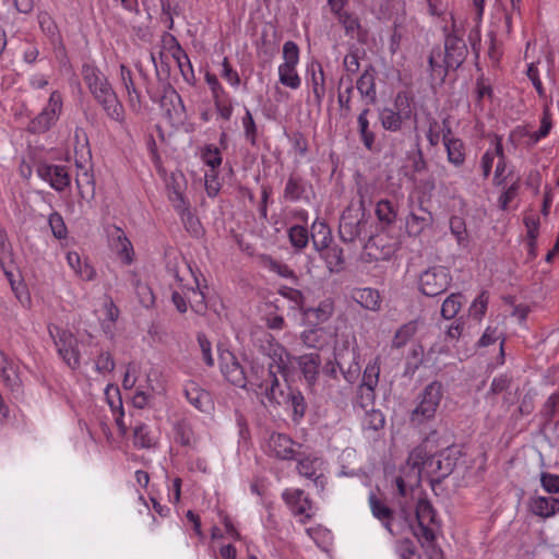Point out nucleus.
Segmentation results:
<instances>
[{"instance_id":"41","label":"nucleus","mask_w":559,"mask_h":559,"mask_svg":"<svg viewBox=\"0 0 559 559\" xmlns=\"http://www.w3.org/2000/svg\"><path fill=\"white\" fill-rule=\"evenodd\" d=\"M418 320H412L401 325L392 338V348L404 347L418 331Z\"/></svg>"},{"instance_id":"56","label":"nucleus","mask_w":559,"mask_h":559,"mask_svg":"<svg viewBox=\"0 0 559 559\" xmlns=\"http://www.w3.org/2000/svg\"><path fill=\"white\" fill-rule=\"evenodd\" d=\"M132 285L135 289L140 304L145 308L152 307L155 302V296L151 287L139 278H133Z\"/></svg>"},{"instance_id":"15","label":"nucleus","mask_w":559,"mask_h":559,"mask_svg":"<svg viewBox=\"0 0 559 559\" xmlns=\"http://www.w3.org/2000/svg\"><path fill=\"white\" fill-rule=\"evenodd\" d=\"M312 192V185L297 173H292L283 190V199L286 202L296 203L299 201L309 202V193Z\"/></svg>"},{"instance_id":"38","label":"nucleus","mask_w":559,"mask_h":559,"mask_svg":"<svg viewBox=\"0 0 559 559\" xmlns=\"http://www.w3.org/2000/svg\"><path fill=\"white\" fill-rule=\"evenodd\" d=\"M67 262L74 273L84 281H92L95 278V270L85 260L82 261L80 254L70 251L67 254Z\"/></svg>"},{"instance_id":"29","label":"nucleus","mask_w":559,"mask_h":559,"mask_svg":"<svg viewBox=\"0 0 559 559\" xmlns=\"http://www.w3.org/2000/svg\"><path fill=\"white\" fill-rule=\"evenodd\" d=\"M352 298L359 304L364 309L378 311L381 307V297L377 289L365 287L354 288L352 290Z\"/></svg>"},{"instance_id":"47","label":"nucleus","mask_w":559,"mask_h":559,"mask_svg":"<svg viewBox=\"0 0 559 559\" xmlns=\"http://www.w3.org/2000/svg\"><path fill=\"white\" fill-rule=\"evenodd\" d=\"M262 263H263L264 267L276 273L281 277L289 278L294 283L298 282V277H297L296 273L294 272V270H292L287 264L273 259L271 255H263Z\"/></svg>"},{"instance_id":"21","label":"nucleus","mask_w":559,"mask_h":559,"mask_svg":"<svg viewBox=\"0 0 559 559\" xmlns=\"http://www.w3.org/2000/svg\"><path fill=\"white\" fill-rule=\"evenodd\" d=\"M55 344L64 362L72 369H76L80 366V353L75 347L73 335L63 331Z\"/></svg>"},{"instance_id":"42","label":"nucleus","mask_w":559,"mask_h":559,"mask_svg":"<svg viewBox=\"0 0 559 559\" xmlns=\"http://www.w3.org/2000/svg\"><path fill=\"white\" fill-rule=\"evenodd\" d=\"M180 207L182 209L180 210L179 216L185 226V229L194 238L202 237L204 234V228L200 219L194 214H192L189 206H183L181 204Z\"/></svg>"},{"instance_id":"2","label":"nucleus","mask_w":559,"mask_h":559,"mask_svg":"<svg viewBox=\"0 0 559 559\" xmlns=\"http://www.w3.org/2000/svg\"><path fill=\"white\" fill-rule=\"evenodd\" d=\"M461 451L450 445L436 454H428L426 447L415 448L408 457V463L418 468L419 473H425L430 483L440 484L444 478L452 474L460 459Z\"/></svg>"},{"instance_id":"33","label":"nucleus","mask_w":559,"mask_h":559,"mask_svg":"<svg viewBox=\"0 0 559 559\" xmlns=\"http://www.w3.org/2000/svg\"><path fill=\"white\" fill-rule=\"evenodd\" d=\"M175 442L186 448H193L197 438L192 425L187 419L178 420L173 426Z\"/></svg>"},{"instance_id":"8","label":"nucleus","mask_w":559,"mask_h":559,"mask_svg":"<svg viewBox=\"0 0 559 559\" xmlns=\"http://www.w3.org/2000/svg\"><path fill=\"white\" fill-rule=\"evenodd\" d=\"M451 282L450 270L442 265H435L419 275L418 288L425 296L436 297L447 292Z\"/></svg>"},{"instance_id":"14","label":"nucleus","mask_w":559,"mask_h":559,"mask_svg":"<svg viewBox=\"0 0 559 559\" xmlns=\"http://www.w3.org/2000/svg\"><path fill=\"white\" fill-rule=\"evenodd\" d=\"M267 449L270 455L278 460L293 461V459H297L301 444L295 442L285 433H272L267 442Z\"/></svg>"},{"instance_id":"55","label":"nucleus","mask_w":559,"mask_h":559,"mask_svg":"<svg viewBox=\"0 0 559 559\" xmlns=\"http://www.w3.org/2000/svg\"><path fill=\"white\" fill-rule=\"evenodd\" d=\"M245 139L252 145H257L258 127L251 111L246 107L245 116L241 119Z\"/></svg>"},{"instance_id":"24","label":"nucleus","mask_w":559,"mask_h":559,"mask_svg":"<svg viewBox=\"0 0 559 559\" xmlns=\"http://www.w3.org/2000/svg\"><path fill=\"white\" fill-rule=\"evenodd\" d=\"M369 114V107H365L359 112L357 117V131L364 147L369 152H376V133L370 129Z\"/></svg>"},{"instance_id":"30","label":"nucleus","mask_w":559,"mask_h":559,"mask_svg":"<svg viewBox=\"0 0 559 559\" xmlns=\"http://www.w3.org/2000/svg\"><path fill=\"white\" fill-rule=\"evenodd\" d=\"M320 257L324 260L326 269L330 273H341L345 269V257L343 249L337 246H329L322 252H319Z\"/></svg>"},{"instance_id":"36","label":"nucleus","mask_w":559,"mask_h":559,"mask_svg":"<svg viewBox=\"0 0 559 559\" xmlns=\"http://www.w3.org/2000/svg\"><path fill=\"white\" fill-rule=\"evenodd\" d=\"M120 78H121L122 85L124 86V88L127 91L130 107L133 109H140V107H141L140 92L135 87L131 70L124 64L120 66Z\"/></svg>"},{"instance_id":"45","label":"nucleus","mask_w":559,"mask_h":559,"mask_svg":"<svg viewBox=\"0 0 559 559\" xmlns=\"http://www.w3.org/2000/svg\"><path fill=\"white\" fill-rule=\"evenodd\" d=\"M287 234L289 242L296 251H301L308 246L310 235L307 227L296 224L288 228Z\"/></svg>"},{"instance_id":"13","label":"nucleus","mask_w":559,"mask_h":559,"mask_svg":"<svg viewBox=\"0 0 559 559\" xmlns=\"http://www.w3.org/2000/svg\"><path fill=\"white\" fill-rule=\"evenodd\" d=\"M296 364L307 386L313 389L319 380L322 359L319 353L312 352L300 356H292V364Z\"/></svg>"},{"instance_id":"43","label":"nucleus","mask_w":559,"mask_h":559,"mask_svg":"<svg viewBox=\"0 0 559 559\" xmlns=\"http://www.w3.org/2000/svg\"><path fill=\"white\" fill-rule=\"evenodd\" d=\"M365 416L361 420V427L365 432H378L384 428L385 417L380 409H365Z\"/></svg>"},{"instance_id":"31","label":"nucleus","mask_w":559,"mask_h":559,"mask_svg":"<svg viewBox=\"0 0 559 559\" xmlns=\"http://www.w3.org/2000/svg\"><path fill=\"white\" fill-rule=\"evenodd\" d=\"M13 265H14V252H13L12 245L8 239L7 233L4 230H0V266L11 283H12V277H13V272H12Z\"/></svg>"},{"instance_id":"11","label":"nucleus","mask_w":559,"mask_h":559,"mask_svg":"<svg viewBox=\"0 0 559 559\" xmlns=\"http://www.w3.org/2000/svg\"><path fill=\"white\" fill-rule=\"evenodd\" d=\"M416 520L418 528L414 531V535L419 542L431 544L436 539L432 525L436 524V511L427 499H419L416 504Z\"/></svg>"},{"instance_id":"7","label":"nucleus","mask_w":559,"mask_h":559,"mask_svg":"<svg viewBox=\"0 0 559 559\" xmlns=\"http://www.w3.org/2000/svg\"><path fill=\"white\" fill-rule=\"evenodd\" d=\"M442 384L439 381H432L425 386L418 395V404L411 415L413 423L423 424L435 417L438 406L442 399Z\"/></svg>"},{"instance_id":"58","label":"nucleus","mask_w":559,"mask_h":559,"mask_svg":"<svg viewBox=\"0 0 559 559\" xmlns=\"http://www.w3.org/2000/svg\"><path fill=\"white\" fill-rule=\"evenodd\" d=\"M354 92L353 80H348V86L344 92H338L337 104L340 107V115L342 118H347L352 112V96Z\"/></svg>"},{"instance_id":"25","label":"nucleus","mask_w":559,"mask_h":559,"mask_svg":"<svg viewBox=\"0 0 559 559\" xmlns=\"http://www.w3.org/2000/svg\"><path fill=\"white\" fill-rule=\"evenodd\" d=\"M283 405L292 409V419L294 423H299L305 417L308 408L304 394L298 389L290 386H287V394Z\"/></svg>"},{"instance_id":"64","label":"nucleus","mask_w":559,"mask_h":559,"mask_svg":"<svg viewBox=\"0 0 559 559\" xmlns=\"http://www.w3.org/2000/svg\"><path fill=\"white\" fill-rule=\"evenodd\" d=\"M397 551L401 559H420V555L418 554L416 546L408 538L399 543Z\"/></svg>"},{"instance_id":"9","label":"nucleus","mask_w":559,"mask_h":559,"mask_svg":"<svg viewBox=\"0 0 559 559\" xmlns=\"http://www.w3.org/2000/svg\"><path fill=\"white\" fill-rule=\"evenodd\" d=\"M380 362L379 358L369 361L362 372V379L357 388L355 405L362 409L373 406L376 402V388L379 383Z\"/></svg>"},{"instance_id":"37","label":"nucleus","mask_w":559,"mask_h":559,"mask_svg":"<svg viewBox=\"0 0 559 559\" xmlns=\"http://www.w3.org/2000/svg\"><path fill=\"white\" fill-rule=\"evenodd\" d=\"M531 509L538 516L549 518L559 512V500L552 497H537L532 500Z\"/></svg>"},{"instance_id":"60","label":"nucleus","mask_w":559,"mask_h":559,"mask_svg":"<svg viewBox=\"0 0 559 559\" xmlns=\"http://www.w3.org/2000/svg\"><path fill=\"white\" fill-rule=\"evenodd\" d=\"M373 186L369 183H359L357 187L358 205L355 210H360L361 213H366L369 205L372 203Z\"/></svg>"},{"instance_id":"23","label":"nucleus","mask_w":559,"mask_h":559,"mask_svg":"<svg viewBox=\"0 0 559 559\" xmlns=\"http://www.w3.org/2000/svg\"><path fill=\"white\" fill-rule=\"evenodd\" d=\"M368 501L372 515L381 522L391 535H395L393 530L394 511L373 492L369 495Z\"/></svg>"},{"instance_id":"32","label":"nucleus","mask_w":559,"mask_h":559,"mask_svg":"<svg viewBox=\"0 0 559 559\" xmlns=\"http://www.w3.org/2000/svg\"><path fill=\"white\" fill-rule=\"evenodd\" d=\"M378 119L383 130L389 132H399L402 130L404 118L399 111L391 107H384L378 110Z\"/></svg>"},{"instance_id":"44","label":"nucleus","mask_w":559,"mask_h":559,"mask_svg":"<svg viewBox=\"0 0 559 559\" xmlns=\"http://www.w3.org/2000/svg\"><path fill=\"white\" fill-rule=\"evenodd\" d=\"M79 194L83 200L90 201L95 195V183L94 177L88 170L84 169L82 173H78L75 178Z\"/></svg>"},{"instance_id":"51","label":"nucleus","mask_w":559,"mask_h":559,"mask_svg":"<svg viewBox=\"0 0 559 559\" xmlns=\"http://www.w3.org/2000/svg\"><path fill=\"white\" fill-rule=\"evenodd\" d=\"M334 313V301L331 298H325L316 308H308L305 310L306 316L314 314L317 323L328 321Z\"/></svg>"},{"instance_id":"18","label":"nucleus","mask_w":559,"mask_h":559,"mask_svg":"<svg viewBox=\"0 0 559 559\" xmlns=\"http://www.w3.org/2000/svg\"><path fill=\"white\" fill-rule=\"evenodd\" d=\"M37 175L48 181L50 187L62 191L70 185V176L64 166L41 163L37 166Z\"/></svg>"},{"instance_id":"27","label":"nucleus","mask_w":559,"mask_h":559,"mask_svg":"<svg viewBox=\"0 0 559 559\" xmlns=\"http://www.w3.org/2000/svg\"><path fill=\"white\" fill-rule=\"evenodd\" d=\"M310 239L318 252L326 249L333 240L332 231L324 221L316 219L311 225Z\"/></svg>"},{"instance_id":"10","label":"nucleus","mask_w":559,"mask_h":559,"mask_svg":"<svg viewBox=\"0 0 559 559\" xmlns=\"http://www.w3.org/2000/svg\"><path fill=\"white\" fill-rule=\"evenodd\" d=\"M61 109V95L57 91H55L50 94L48 104L34 119L31 120L27 130L34 134H39L48 131L51 128V126L58 120Z\"/></svg>"},{"instance_id":"12","label":"nucleus","mask_w":559,"mask_h":559,"mask_svg":"<svg viewBox=\"0 0 559 559\" xmlns=\"http://www.w3.org/2000/svg\"><path fill=\"white\" fill-rule=\"evenodd\" d=\"M219 365L223 376L231 384L239 388H246L248 383L250 384V373L247 374L231 352L224 350L219 354Z\"/></svg>"},{"instance_id":"19","label":"nucleus","mask_w":559,"mask_h":559,"mask_svg":"<svg viewBox=\"0 0 559 559\" xmlns=\"http://www.w3.org/2000/svg\"><path fill=\"white\" fill-rule=\"evenodd\" d=\"M376 76V68L372 64H368L356 81V88L367 107L374 105L378 100Z\"/></svg>"},{"instance_id":"54","label":"nucleus","mask_w":559,"mask_h":559,"mask_svg":"<svg viewBox=\"0 0 559 559\" xmlns=\"http://www.w3.org/2000/svg\"><path fill=\"white\" fill-rule=\"evenodd\" d=\"M559 408V392L552 393L544 403L539 416L543 419V425L546 426L552 421Z\"/></svg>"},{"instance_id":"40","label":"nucleus","mask_w":559,"mask_h":559,"mask_svg":"<svg viewBox=\"0 0 559 559\" xmlns=\"http://www.w3.org/2000/svg\"><path fill=\"white\" fill-rule=\"evenodd\" d=\"M447 152V160L455 168H461L466 160L465 143L457 139L444 145Z\"/></svg>"},{"instance_id":"5","label":"nucleus","mask_w":559,"mask_h":559,"mask_svg":"<svg viewBox=\"0 0 559 559\" xmlns=\"http://www.w3.org/2000/svg\"><path fill=\"white\" fill-rule=\"evenodd\" d=\"M277 371L273 369V365H269L265 369L261 365L251 366L250 385L257 386L270 405H283L286 392L281 388Z\"/></svg>"},{"instance_id":"53","label":"nucleus","mask_w":559,"mask_h":559,"mask_svg":"<svg viewBox=\"0 0 559 559\" xmlns=\"http://www.w3.org/2000/svg\"><path fill=\"white\" fill-rule=\"evenodd\" d=\"M462 299L460 293L448 296L441 306V316L447 320L453 319L462 307Z\"/></svg>"},{"instance_id":"6","label":"nucleus","mask_w":559,"mask_h":559,"mask_svg":"<svg viewBox=\"0 0 559 559\" xmlns=\"http://www.w3.org/2000/svg\"><path fill=\"white\" fill-rule=\"evenodd\" d=\"M259 353L271 359L273 369L286 376L292 365V355L287 349L269 332H262L254 342Z\"/></svg>"},{"instance_id":"46","label":"nucleus","mask_w":559,"mask_h":559,"mask_svg":"<svg viewBox=\"0 0 559 559\" xmlns=\"http://www.w3.org/2000/svg\"><path fill=\"white\" fill-rule=\"evenodd\" d=\"M106 115L114 121L122 122L124 118V109L122 104L119 102L117 94L109 95L107 98L98 103Z\"/></svg>"},{"instance_id":"63","label":"nucleus","mask_w":559,"mask_h":559,"mask_svg":"<svg viewBox=\"0 0 559 559\" xmlns=\"http://www.w3.org/2000/svg\"><path fill=\"white\" fill-rule=\"evenodd\" d=\"M283 58H284V62L282 64L297 67V64L299 62V47L295 41L287 40L284 43Z\"/></svg>"},{"instance_id":"61","label":"nucleus","mask_w":559,"mask_h":559,"mask_svg":"<svg viewBox=\"0 0 559 559\" xmlns=\"http://www.w3.org/2000/svg\"><path fill=\"white\" fill-rule=\"evenodd\" d=\"M48 225L55 238L61 240L68 236V228L63 221V217L58 212H52L48 216Z\"/></svg>"},{"instance_id":"48","label":"nucleus","mask_w":559,"mask_h":559,"mask_svg":"<svg viewBox=\"0 0 559 559\" xmlns=\"http://www.w3.org/2000/svg\"><path fill=\"white\" fill-rule=\"evenodd\" d=\"M82 76L90 92H93L98 86L103 85V83L108 81L107 78L95 66L87 63L83 64L82 67Z\"/></svg>"},{"instance_id":"57","label":"nucleus","mask_w":559,"mask_h":559,"mask_svg":"<svg viewBox=\"0 0 559 559\" xmlns=\"http://www.w3.org/2000/svg\"><path fill=\"white\" fill-rule=\"evenodd\" d=\"M201 158L205 165L211 167L212 173H216V169L222 165V154L218 147L213 144H207L201 152Z\"/></svg>"},{"instance_id":"39","label":"nucleus","mask_w":559,"mask_h":559,"mask_svg":"<svg viewBox=\"0 0 559 559\" xmlns=\"http://www.w3.org/2000/svg\"><path fill=\"white\" fill-rule=\"evenodd\" d=\"M0 356H1L0 379L12 391L19 390L20 385H21V380L19 378L15 367L8 359V357L4 356L2 353H0Z\"/></svg>"},{"instance_id":"34","label":"nucleus","mask_w":559,"mask_h":559,"mask_svg":"<svg viewBox=\"0 0 559 559\" xmlns=\"http://www.w3.org/2000/svg\"><path fill=\"white\" fill-rule=\"evenodd\" d=\"M397 204L389 199H381L376 205V216L382 226H392L397 218Z\"/></svg>"},{"instance_id":"52","label":"nucleus","mask_w":559,"mask_h":559,"mask_svg":"<svg viewBox=\"0 0 559 559\" xmlns=\"http://www.w3.org/2000/svg\"><path fill=\"white\" fill-rule=\"evenodd\" d=\"M173 58L175 59L183 80L188 84H193L195 81L194 71L187 52L185 50L180 52L179 49H177V55L173 53Z\"/></svg>"},{"instance_id":"50","label":"nucleus","mask_w":559,"mask_h":559,"mask_svg":"<svg viewBox=\"0 0 559 559\" xmlns=\"http://www.w3.org/2000/svg\"><path fill=\"white\" fill-rule=\"evenodd\" d=\"M278 80L281 84L292 90L298 88L301 84V80L297 73L295 66L280 64Z\"/></svg>"},{"instance_id":"62","label":"nucleus","mask_w":559,"mask_h":559,"mask_svg":"<svg viewBox=\"0 0 559 559\" xmlns=\"http://www.w3.org/2000/svg\"><path fill=\"white\" fill-rule=\"evenodd\" d=\"M323 329L312 328L301 333L300 338L302 343L310 348H320L323 345Z\"/></svg>"},{"instance_id":"22","label":"nucleus","mask_w":559,"mask_h":559,"mask_svg":"<svg viewBox=\"0 0 559 559\" xmlns=\"http://www.w3.org/2000/svg\"><path fill=\"white\" fill-rule=\"evenodd\" d=\"M307 75H309V84L312 88L314 103L320 107L326 93L325 74L321 63L318 61L310 62L307 68Z\"/></svg>"},{"instance_id":"1","label":"nucleus","mask_w":559,"mask_h":559,"mask_svg":"<svg viewBox=\"0 0 559 559\" xmlns=\"http://www.w3.org/2000/svg\"><path fill=\"white\" fill-rule=\"evenodd\" d=\"M468 48L455 32L447 33L443 46L431 48L427 62V73L431 87L443 85L450 71H456L466 60Z\"/></svg>"},{"instance_id":"20","label":"nucleus","mask_w":559,"mask_h":559,"mask_svg":"<svg viewBox=\"0 0 559 559\" xmlns=\"http://www.w3.org/2000/svg\"><path fill=\"white\" fill-rule=\"evenodd\" d=\"M282 497L293 514L305 516L304 523L311 518L309 511L311 510L312 502L302 489H286Z\"/></svg>"},{"instance_id":"28","label":"nucleus","mask_w":559,"mask_h":559,"mask_svg":"<svg viewBox=\"0 0 559 559\" xmlns=\"http://www.w3.org/2000/svg\"><path fill=\"white\" fill-rule=\"evenodd\" d=\"M187 401L198 411L205 412L211 404V395L198 383L190 381L183 389Z\"/></svg>"},{"instance_id":"16","label":"nucleus","mask_w":559,"mask_h":559,"mask_svg":"<svg viewBox=\"0 0 559 559\" xmlns=\"http://www.w3.org/2000/svg\"><path fill=\"white\" fill-rule=\"evenodd\" d=\"M297 462V471L300 476L311 479L314 487L322 491L326 484V478L322 473L318 474L321 462L318 457L311 455H302L298 452L297 459H293Z\"/></svg>"},{"instance_id":"59","label":"nucleus","mask_w":559,"mask_h":559,"mask_svg":"<svg viewBox=\"0 0 559 559\" xmlns=\"http://www.w3.org/2000/svg\"><path fill=\"white\" fill-rule=\"evenodd\" d=\"M133 443L136 448L150 449L153 447L154 441L150 436L148 427L144 424H140L133 429Z\"/></svg>"},{"instance_id":"35","label":"nucleus","mask_w":559,"mask_h":559,"mask_svg":"<svg viewBox=\"0 0 559 559\" xmlns=\"http://www.w3.org/2000/svg\"><path fill=\"white\" fill-rule=\"evenodd\" d=\"M433 224V215L425 214L424 216L417 215L415 211H411L405 221L406 231L409 236L417 237L426 228Z\"/></svg>"},{"instance_id":"3","label":"nucleus","mask_w":559,"mask_h":559,"mask_svg":"<svg viewBox=\"0 0 559 559\" xmlns=\"http://www.w3.org/2000/svg\"><path fill=\"white\" fill-rule=\"evenodd\" d=\"M333 358L346 384L341 386L333 382L329 383L328 395L335 401L344 402L352 393V385L360 376V353L357 346L345 341L335 345Z\"/></svg>"},{"instance_id":"26","label":"nucleus","mask_w":559,"mask_h":559,"mask_svg":"<svg viewBox=\"0 0 559 559\" xmlns=\"http://www.w3.org/2000/svg\"><path fill=\"white\" fill-rule=\"evenodd\" d=\"M338 23L344 27L345 34L358 41H365L367 32L362 28L359 17L348 11L336 15Z\"/></svg>"},{"instance_id":"17","label":"nucleus","mask_w":559,"mask_h":559,"mask_svg":"<svg viewBox=\"0 0 559 559\" xmlns=\"http://www.w3.org/2000/svg\"><path fill=\"white\" fill-rule=\"evenodd\" d=\"M159 107L169 122L174 123L182 120L185 114V105L182 103L181 96L171 86H168L164 90V93L159 99Z\"/></svg>"},{"instance_id":"4","label":"nucleus","mask_w":559,"mask_h":559,"mask_svg":"<svg viewBox=\"0 0 559 559\" xmlns=\"http://www.w3.org/2000/svg\"><path fill=\"white\" fill-rule=\"evenodd\" d=\"M338 236L344 243H353L357 240L365 241V248L371 250L378 247L377 239L368 231V217L355 205H348L342 213L338 224Z\"/></svg>"},{"instance_id":"49","label":"nucleus","mask_w":559,"mask_h":559,"mask_svg":"<svg viewBox=\"0 0 559 559\" xmlns=\"http://www.w3.org/2000/svg\"><path fill=\"white\" fill-rule=\"evenodd\" d=\"M413 103L414 97L408 92L402 91L396 94L392 108L409 120L412 116H416Z\"/></svg>"}]
</instances>
